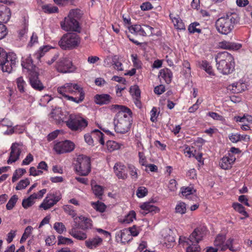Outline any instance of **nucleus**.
I'll list each match as a JSON object with an SVG mask.
<instances>
[{"instance_id": "nucleus-1", "label": "nucleus", "mask_w": 252, "mask_h": 252, "mask_svg": "<svg viewBox=\"0 0 252 252\" xmlns=\"http://www.w3.org/2000/svg\"><path fill=\"white\" fill-rule=\"evenodd\" d=\"M111 109L118 111L113 121L115 131L120 133L127 132L131 125V111L125 106L117 104L112 105Z\"/></svg>"}, {"instance_id": "nucleus-2", "label": "nucleus", "mask_w": 252, "mask_h": 252, "mask_svg": "<svg viewBox=\"0 0 252 252\" xmlns=\"http://www.w3.org/2000/svg\"><path fill=\"white\" fill-rule=\"evenodd\" d=\"M58 92L64 98L76 103H81L85 98L83 88L76 83H65L58 87Z\"/></svg>"}, {"instance_id": "nucleus-3", "label": "nucleus", "mask_w": 252, "mask_h": 252, "mask_svg": "<svg viewBox=\"0 0 252 252\" xmlns=\"http://www.w3.org/2000/svg\"><path fill=\"white\" fill-rule=\"evenodd\" d=\"M239 21V18L237 14L228 13L217 20L215 24L216 28L220 34L228 35L232 32L234 26Z\"/></svg>"}, {"instance_id": "nucleus-4", "label": "nucleus", "mask_w": 252, "mask_h": 252, "mask_svg": "<svg viewBox=\"0 0 252 252\" xmlns=\"http://www.w3.org/2000/svg\"><path fill=\"white\" fill-rule=\"evenodd\" d=\"M217 68L223 75L231 73L234 70L235 62L233 56L227 52L218 53L216 58Z\"/></svg>"}, {"instance_id": "nucleus-5", "label": "nucleus", "mask_w": 252, "mask_h": 252, "mask_svg": "<svg viewBox=\"0 0 252 252\" xmlns=\"http://www.w3.org/2000/svg\"><path fill=\"white\" fill-rule=\"evenodd\" d=\"M207 232V228L204 226H199L194 229L185 242L188 245L186 252H200L201 249L198 243L203 240Z\"/></svg>"}, {"instance_id": "nucleus-6", "label": "nucleus", "mask_w": 252, "mask_h": 252, "mask_svg": "<svg viewBox=\"0 0 252 252\" xmlns=\"http://www.w3.org/2000/svg\"><path fill=\"white\" fill-rule=\"evenodd\" d=\"M67 127L72 131H81L88 126V121L80 114L69 115L67 120L65 122Z\"/></svg>"}, {"instance_id": "nucleus-7", "label": "nucleus", "mask_w": 252, "mask_h": 252, "mask_svg": "<svg viewBox=\"0 0 252 252\" xmlns=\"http://www.w3.org/2000/svg\"><path fill=\"white\" fill-rule=\"evenodd\" d=\"M80 43V38L78 35L74 33H66L64 34L60 40L59 45L63 50H71L78 47Z\"/></svg>"}, {"instance_id": "nucleus-8", "label": "nucleus", "mask_w": 252, "mask_h": 252, "mask_svg": "<svg viewBox=\"0 0 252 252\" xmlns=\"http://www.w3.org/2000/svg\"><path fill=\"white\" fill-rule=\"evenodd\" d=\"M75 168L80 175H88L91 171L90 158L85 156L79 155L77 158Z\"/></svg>"}, {"instance_id": "nucleus-9", "label": "nucleus", "mask_w": 252, "mask_h": 252, "mask_svg": "<svg viewBox=\"0 0 252 252\" xmlns=\"http://www.w3.org/2000/svg\"><path fill=\"white\" fill-rule=\"evenodd\" d=\"M18 63L16 55L14 53L6 54L3 60L1 61L0 66L3 72L10 73L16 67Z\"/></svg>"}, {"instance_id": "nucleus-10", "label": "nucleus", "mask_w": 252, "mask_h": 252, "mask_svg": "<svg viewBox=\"0 0 252 252\" xmlns=\"http://www.w3.org/2000/svg\"><path fill=\"white\" fill-rule=\"evenodd\" d=\"M129 32L132 34L146 36L152 35L154 28L147 25H134L127 27Z\"/></svg>"}, {"instance_id": "nucleus-11", "label": "nucleus", "mask_w": 252, "mask_h": 252, "mask_svg": "<svg viewBox=\"0 0 252 252\" xmlns=\"http://www.w3.org/2000/svg\"><path fill=\"white\" fill-rule=\"evenodd\" d=\"M61 27L63 30L66 32H80V27L76 19L65 17L64 20L61 22Z\"/></svg>"}, {"instance_id": "nucleus-12", "label": "nucleus", "mask_w": 252, "mask_h": 252, "mask_svg": "<svg viewBox=\"0 0 252 252\" xmlns=\"http://www.w3.org/2000/svg\"><path fill=\"white\" fill-rule=\"evenodd\" d=\"M61 199V195L58 193H50L47 194L39 207L46 210L56 204Z\"/></svg>"}, {"instance_id": "nucleus-13", "label": "nucleus", "mask_w": 252, "mask_h": 252, "mask_svg": "<svg viewBox=\"0 0 252 252\" xmlns=\"http://www.w3.org/2000/svg\"><path fill=\"white\" fill-rule=\"evenodd\" d=\"M74 148V143L68 140L59 142L54 147V150L59 154L70 152L73 150Z\"/></svg>"}, {"instance_id": "nucleus-14", "label": "nucleus", "mask_w": 252, "mask_h": 252, "mask_svg": "<svg viewBox=\"0 0 252 252\" xmlns=\"http://www.w3.org/2000/svg\"><path fill=\"white\" fill-rule=\"evenodd\" d=\"M22 150V145L17 143L12 144L11 147L9 158L7 160V163L11 164L18 160Z\"/></svg>"}, {"instance_id": "nucleus-15", "label": "nucleus", "mask_w": 252, "mask_h": 252, "mask_svg": "<svg viewBox=\"0 0 252 252\" xmlns=\"http://www.w3.org/2000/svg\"><path fill=\"white\" fill-rule=\"evenodd\" d=\"M72 66L71 62L66 59H60L57 62L56 68L57 70L62 73H68L71 72Z\"/></svg>"}, {"instance_id": "nucleus-16", "label": "nucleus", "mask_w": 252, "mask_h": 252, "mask_svg": "<svg viewBox=\"0 0 252 252\" xmlns=\"http://www.w3.org/2000/svg\"><path fill=\"white\" fill-rule=\"evenodd\" d=\"M29 80L31 86L35 90L41 91L44 88L43 84L38 79L37 71H33L29 74Z\"/></svg>"}, {"instance_id": "nucleus-17", "label": "nucleus", "mask_w": 252, "mask_h": 252, "mask_svg": "<svg viewBox=\"0 0 252 252\" xmlns=\"http://www.w3.org/2000/svg\"><path fill=\"white\" fill-rule=\"evenodd\" d=\"M132 239L131 235L128 229L121 230L116 234V240L118 242L126 244Z\"/></svg>"}, {"instance_id": "nucleus-18", "label": "nucleus", "mask_w": 252, "mask_h": 252, "mask_svg": "<svg viewBox=\"0 0 252 252\" xmlns=\"http://www.w3.org/2000/svg\"><path fill=\"white\" fill-rule=\"evenodd\" d=\"M141 209L140 212L141 214L145 216L148 213L155 214L159 212V209L154 205L152 202H144L140 206Z\"/></svg>"}, {"instance_id": "nucleus-19", "label": "nucleus", "mask_w": 252, "mask_h": 252, "mask_svg": "<svg viewBox=\"0 0 252 252\" xmlns=\"http://www.w3.org/2000/svg\"><path fill=\"white\" fill-rule=\"evenodd\" d=\"M114 170L119 179L125 180L127 178L126 167L120 163H116L114 167Z\"/></svg>"}, {"instance_id": "nucleus-20", "label": "nucleus", "mask_w": 252, "mask_h": 252, "mask_svg": "<svg viewBox=\"0 0 252 252\" xmlns=\"http://www.w3.org/2000/svg\"><path fill=\"white\" fill-rule=\"evenodd\" d=\"M11 17L10 9L6 5L2 4L0 5V23L7 22Z\"/></svg>"}, {"instance_id": "nucleus-21", "label": "nucleus", "mask_w": 252, "mask_h": 252, "mask_svg": "<svg viewBox=\"0 0 252 252\" xmlns=\"http://www.w3.org/2000/svg\"><path fill=\"white\" fill-rule=\"evenodd\" d=\"M21 64L24 68L28 70L29 74L33 71H37V67L33 64V62L30 55L25 59L23 58Z\"/></svg>"}, {"instance_id": "nucleus-22", "label": "nucleus", "mask_w": 252, "mask_h": 252, "mask_svg": "<svg viewBox=\"0 0 252 252\" xmlns=\"http://www.w3.org/2000/svg\"><path fill=\"white\" fill-rule=\"evenodd\" d=\"M102 243V239L99 236L90 238L85 242V246L89 249L94 250L100 246Z\"/></svg>"}, {"instance_id": "nucleus-23", "label": "nucleus", "mask_w": 252, "mask_h": 252, "mask_svg": "<svg viewBox=\"0 0 252 252\" xmlns=\"http://www.w3.org/2000/svg\"><path fill=\"white\" fill-rule=\"evenodd\" d=\"M69 234L73 238L78 240L83 241L87 239V234L82 230H79L76 227H72L69 230Z\"/></svg>"}, {"instance_id": "nucleus-24", "label": "nucleus", "mask_w": 252, "mask_h": 252, "mask_svg": "<svg viewBox=\"0 0 252 252\" xmlns=\"http://www.w3.org/2000/svg\"><path fill=\"white\" fill-rule=\"evenodd\" d=\"M219 46L224 49L237 50L241 48L242 45L240 43L224 40L219 42Z\"/></svg>"}, {"instance_id": "nucleus-25", "label": "nucleus", "mask_w": 252, "mask_h": 252, "mask_svg": "<svg viewBox=\"0 0 252 252\" xmlns=\"http://www.w3.org/2000/svg\"><path fill=\"white\" fill-rule=\"evenodd\" d=\"M160 79H163L167 84H169L172 79L173 74L170 69L165 68L161 69L158 75Z\"/></svg>"}, {"instance_id": "nucleus-26", "label": "nucleus", "mask_w": 252, "mask_h": 252, "mask_svg": "<svg viewBox=\"0 0 252 252\" xmlns=\"http://www.w3.org/2000/svg\"><path fill=\"white\" fill-rule=\"evenodd\" d=\"M246 88V85L240 82L233 83L228 86V89L234 94L240 93L245 91Z\"/></svg>"}, {"instance_id": "nucleus-27", "label": "nucleus", "mask_w": 252, "mask_h": 252, "mask_svg": "<svg viewBox=\"0 0 252 252\" xmlns=\"http://www.w3.org/2000/svg\"><path fill=\"white\" fill-rule=\"evenodd\" d=\"M225 247H226V250L228 249L233 252H238L241 249L240 245L238 241L235 240L233 238H229L227 240Z\"/></svg>"}, {"instance_id": "nucleus-28", "label": "nucleus", "mask_w": 252, "mask_h": 252, "mask_svg": "<svg viewBox=\"0 0 252 252\" xmlns=\"http://www.w3.org/2000/svg\"><path fill=\"white\" fill-rule=\"evenodd\" d=\"M94 98L95 103L99 105L107 104L111 102L112 99L108 94H96Z\"/></svg>"}, {"instance_id": "nucleus-29", "label": "nucleus", "mask_w": 252, "mask_h": 252, "mask_svg": "<svg viewBox=\"0 0 252 252\" xmlns=\"http://www.w3.org/2000/svg\"><path fill=\"white\" fill-rule=\"evenodd\" d=\"M235 160V158L232 157H223L220 162V165L223 169H228L231 167Z\"/></svg>"}, {"instance_id": "nucleus-30", "label": "nucleus", "mask_w": 252, "mask_h": 252, "mask_svg": "<svg viewBox=\"0 0 252 252\" xmlns=\"http://www.w3.org/2000/svg\"><path fill=\"white\" fill-rule=\"evenodd\" d=\"M169 17L175 28L179 30L185 29V26L184 23L178 15L174 16L173 14H170Z\"/></svg>"}, {"instance_id": "nucleus-31", "label": "nucleus", "mask_w": 252, "mask_h": 252, "mask_svg": "<svg viewBox=\"0 0 252 252\" xmlns=\"http://www.w3.org/2000/svg\"><path fill=\"white\" fill-rule=\"evenodd\" d=\"M225 236L223 235H218L214 241V245L217 247V249L221 251L226 250L225 244Z\"/></svg>"}, {"instance_id": "nucleus-32", "label": "nucleus", "mask_w": 252, "mask_h": 252, "mask_svg": "<svg viewBox=\"0 0 252 252\" xmlns=\"http://www.w3.org/2000/svg\"><path fill=\"white\" fill-rule=\"evenodd\" d=\"M181 193L183 196L187 198L191 199L193 196V193L195 190L193 188L190 187H182L180 189Z\"/></svg>"}, {"instance_id": "nucleus-33", "label": "nucleus", "mask_w": 252, "mask_h": 252, "mask_svg": "<svg viewBox=\"0 0 252 252\" xmlns=\"http://www.w3.org/2000/svg\"><path fill=\"white\" fill-rule=\"evenodd\" d=\"M199 65L200 67L204 69L209 75H215L212 67L207 61H202L199 63Z\"/></svg>"}, {"instance_id": "nucleus-34", "label": "nucleus", "mask_w": 252, "mask_h": 252, "mask_svg": "<svg viewBox=\"0 0 252 252\" xmlns=\"http://www.w3.org/2000/svg\"><path fill=\"white\" fill-rule=\"evenodd\" d=\"M91 134L93 136L94 140L98 141L101 145L104 144V134L100 130L94 129L92 131Z\"/></svg>"}, {"instance_id": "nucleus-35", "label": "nucleus", "mask_w": 252, "mask_h": 252, "mask_svg": "<svg viewBox=\"0 0 252 252\" xmlns=\"http://www.w3.org/2000/svg\"><path fill=\"white\" fill-rule=\"evenodd\" d=\"M35 194H32L26 199H23L22 201V206L25 209H27L32 206L34 203V200L36 199Z\"/></svg>"}, {"instance_id": "nucleus-36", "label": "nucleus", "mask_w": 252, "mask_h": 252, "mask_svg": "<svg viewBox=\"0 0 252 252\" xmlns=\"http://www.w3.org/2000/svg\"><path fill=\"white\" fill-rule=\"evenodd\" d=\"M79 219L84 222V225L82 226L83 230L90 229L92 227V221L91 219L86 218L83 216L79 217Z\"/></svg>"}, {"instance_id": "nucleus-37", "label": "nucleus", "mask_w": 252, "mask_h": 252, "mask_svg": "<svg viewBox=\"0 0 252 252\" xmlns=\"http://www.w3.org/2000/svg\"><path fill=\"white\" fill-rule=\"evenodd\" d=\"M50 49L49 46H43L41 47L39 50L34 54V57L37 60H40L43 57L45 53Z\"/></svg>"}, {"instance_id": "nucleus-38", "label": "nucleus", "mask_w": 252, "mask_h": 252, "mask_svg": "<svg viewBox=\"0 0 252 252\" xmlns=\"http://www.w3.org/2000/svg\"><path fill=\"white\" fill-rule=\"evenodd\" d=\"M42 9L44 12L46 13L50 14L57 13L58 12V8L52 4L43 5L42 6Z\"/></svg>"}, {"instance_id": "nucleus-39", "label": "nucleus", "mask_w": 252, "mask_h": 252, "mask_svg": "<svg viewBox=\"0 0 252 252\" xmlns=\"http://www.w3.org/2000/svg\"><path fill=\"white\" fill-rule=\"evenodd\" d=\"M232 207L235 211L244 215L245 217H248V214L245 211L244 207H243L241 204L238 203H234L232 205Z\"/></svg>"}, {"instance_id": "nucleus-40", "label": "nucleus", "mask_w": 252, "mask_h": 252, "mask_svg": "<svg viewBox=\"0 0 252 252\" xmlns=\"http://www.w3.org/2000/svg\"><path fill=\"white\" fill-rule=\"evenodd\" d=\"M58 245H72L73 241L71 239L68 238L63 236L60 235L58 237Z\"/></svg>"}, {"instance_id": "nucleus-41", "label": "nucleus", "mask_w": 252, "mask_h": 252, "mask_svg": "<svg viewBox=\"0 0 252 252\" xmlns=\"http://www.w3.org/2000/svg\"><path fill=\"white\" fill-rule=\"evenodd\" d=\"M32 229L33 228L31 226H28L25 228L24 232L20 239V243H23L32 234Z\"/></svg>"}, {"instance_id": "nucleus-42", "label": "nucleus", "mask_w": 252, "mask_h": 252, "mask_svg": "<svg viewBox=\"0 0 252 252\" xmlns=\"http://www.w3.org/2000/svg\"><path fill=\"white\" fill-rule=\"evenodd\" d=\"M106 145L108 150L110 152H112L120 148V145L114 141H108Z\"/></svg>"}, {"instance_id": "nucleus-43", "label": "nucleus", "mask_w": 252, "mask_h": 252, "mask_svg": "<svg viewBox=\"0 0 252 252\" xmlns=\"http://www.w3.org/2000/svg\"><path fill=\"white\" fill-rule=\"evenodd\" d=\"M18 196L16 195H13L9 200L6 205L7 210H10L13 209L18 200Z\"/></svg>"}, {"instance_id": "nucleus-44", "label": "nucleus", "mask_w": 252, "mask_h": 252, "mask_svg": "<svg viewBox=\"0 0 252 252\" xmlns=\"http://www.w3.org/2000/svg\"><path fill=\"white\" fill-rule=\"evenodd\" d=\"M17 88L19 91L23 93L25 91V87L26 86V83L22 77H19L16 79Z\"/></svg>"}, {"instance_id": "nucleus-45", "label": "nucleus", "mask_w": 252, "mask_h": 252, "mask_svg": "<svg viewBox=\"0 0 252 252\" xmlns=\"http://www.w3.org/2000/svg\"><path fill=\"white\" fill-rule=\"evenodd\" d=\"M54 228L60 234H62L66 230L64 225L61 222H56L54 224Z\"/></svg>"}, {"instance_id": "nucleus-46", "label": "nucleus", "mask_w": 252, "mask_h": 252, "mask_svg": "<svg viewBox=\"0 0 252 252\" xmlns=\"http://www.w3.org/2000/svg\"><path fill=\"white\" fill-rule=\"evenodd\" d=\"M81 16L80 10L76 9L71 10L67 17H69L71 19H76L77 20V19L81 17Z\"/></svg>"}, {"instance_id": "nucleus-47", "label": "nucleus", "mask_w": 252, "mask_h": 252, "mask_svg": "<svg viewBox=\"0 0 252 252\" xmlns=\"http://www.w3.org/2000/svg\"><path fill=\"white\" fill-rule=\"evenodd\" d=\"M198 26H199L198 23L194 22L189 26L188 31L191 33H194L195 32L200 33L201 32V29L197 28Z\"/></svg>"}, {"instance_id": "nucleus-48", "label": "nucleus", "mask_w": 252, "mask_h": 252, "mask_svg": "<svg viewBox=\"0 0 252 252\" xmlns=\"http://www.w3.org/2000/svg\"><path fill=\"white\" fill-rule=\"evenodd\" d=\"M92 189L94 194L98 196H101L103 194V188L97 185L92 186Z\"/></svg>"}, {"instance_id": "nucleus-49", "label": "nucleus", "mask_w": 252, "mask_h": 252, "mask_svg": "<svg viewBox=\"0 0 252 252\" xmlns=\"http://www.w3.org/2000/svg\"><path fill=\"white\" fill-rule=\"evenodd\" d=\"M30 183L29 179L26 178L24 180H21L16 187V190H21L26 188Z\"/></svg>"}, {"instance_id": "nucleus-50", "label": "nucleus", "mask_w": 252, "mask_h": 252, "mask_svg": "<svg viewBox=\"0 0 252 252\" xmlns=\"http://www.w3.org/2000/svg\"><path fill=\"white\" fill-rule=\"evenodd\" d=\"M128 168L129 173L132 179L136 180L138 178L137 169H136L134 166L131 164H129L128 165Z\"/></svg>"}, {"instance_id": "nucleus-51", "label": "nucleus", "mask_w": 252, "mask_h": 252, "mask_svg": "<svg viewBox=\"0 0 252 252\" xmlns=\"http://www.w3.org/2000/svg\"><path fill=\"white\" fill-rule=\"evenodd\" d=\"M92 205L93 207L96 210L100 212H104L106 209L105 205L99 201H97L95 203H93Z\"/></svg>"}, {"instance_id": "nucleus-52", "label": "nucleus", "mask_w": 252, "mask_h": 252, "mask_svg": "<svg viewBox=\"0 0 252 252\" xmlns=\"http://www.w3.org/2000/svg\"><path fill=\"white\" fill-rule=\"evenodd\" d=\"M176 212L181 214H183L186 211V205L184 202H179L177 204L175 208Z\"/></svg>"}, {"instance_id": "nucleus-53", "label": "nucleus", "mask_w": 252, "mask_h": 252, "mask_svg": "<svg viewBox=\"0 0 252 252\" xmlns=\"http://www.w3.org/2000/svg\"><path fill=\"white\" fill-rule=\"evenodd\" d=\"M136 214L134 211H131L127 215L123 220V222L125 223H129L133 221V220L135 219Z\"/></svg>"}, {"instance_id": "nucleus-54", "label": "nucleus", "mask_w": 252, "mask_h": 252, "mask_svg": "<svg viewBox=\"0 0 252 252\" xmlns=\"http://www.w3.org/2000/svg\"><path fill=\"white\" fill-rule=\"evenodd\" d=\"M131 57L134 66L137 69L141 68L142 63L138 59L137 55L136 54H131Z\"/></svg>"}, {"instance_id": "nucleus-55", "label": "nucleus", "mask_w": 252, "mask_h": 252, "mask_svg": "<svg viewBox=\"0 0 252 252\" xmlns=\"http://www.w3.org/2000/svg\"><path fill=\"white\" fill-rule=\"evenodd\" d=\"M148 193L147 189L144 187H140L136 191V195L139 198H142L145 196Z\"/></svg>"}, {"instance_id": "nucleus-56", "label": "nucleus", "mask_w": 252, "mask_h": 252, "mask_svg": "<svg viewBox=\"0 0 252 252\" xmlns=\"http://www.w3.org/2000/svg\"><path fill=\"white\" fill-rule=\"evenodd\" d=\"M63 209L65 212L71 216L72 217H74L76 215L75 211L73 210V207L71 205H64Z\"/></svg>"}, {"instance_id": "nucleus-57", "label": "nucleus", "mask_w": 252, "mask_h": 252, "mask_svg": "<svg viewBox=\"0 0 252 252\" xmlns=\"http://www.w3.org/2000/svg\"><path fill=\"white\" fill-rule=\"evenodd\" d=\"M196 151L194 150L193 147H187L184 150V153L186 155V156H187L189 158L191 157H194V152Z\"/></svg>"}, {"instance_id": "nucleus-58", "label": "nucleus", "mask_w": 252, "mask_h": 252, "mask_svg": "<svg viewBox=\"0 0 252 252\" xmlns=\"http://www.w3.org/2000/svg\"><path fill=\"white\" fill-rule=\"evenodd\" d=\"M139 162L142 166H145L147 164V160L143 152H138Z\"/></svg>"}, {"instance_id": "nucleus-59", "label": "nucleus", "mask_w": 252, "mask_h": 252, "mask_svg": "<svg viewBox=\"0 0 252 252\" xmlns=\"http://www.w3.org/2000/svg\"><path fill=\"white\" fill-rule=\"evenodd\" d=\"M7 34L5 26L0 23V39L3 38Z\"/></svg>"}, {"instance_id": "nucleus-60", "label": "nucleus", "mask_w": 252, "mask_h": 252, "mask_svg": "<svg viewBox=\"0 0 252 252\" xmlns=\"http://www.w3.org/2000/svg\"><path fill=\"white\" fill-rule=\"evenodd\" d=\"M168 188L170 191H175L177 189V182L174 179H171L169 181Z\"/></svg>"}, {"instance_id": "nucleus-61", "label": "nucleus", "mask_w": 252, "mask_h": 252, "mask_svg": "<svg viewBox=\"0 0 252 252\" xmlns=\"http://www.w3.org/2000/svg\"><path fill=\"white\" fill-rule=\"evenodd\" d=\"M30 175L36 176L40 175L43 173V172L40 170H36L34 167H31L30 168Z\"/></svg>"}, {"instance_id": "nucleus-62", "label": "nucleus", "mask_w": 252, "mask_h": 252, "mask_svg": "<svg viewBox=\"0 0 252 252\" xmlns=\"http://www.w3.org/2000/svg\"><path fill=\"white\" fill-rule=\"evenodd\" d=\"M92 135L89 133H87L84 135V139L85 142L89 145H93L94 140Z\"/></svg>"}, {"instance_id": "nucleus-63", "label": "nucleus", "mask_w": 252, "mask_h": 252, "mask_svg": "<svg viewBox=\"0 0 252 252\" xmlns=\"http://www.w3.org/2000/svg\"><path fill=\"white\" fill-rule=\"evenodd\" d=\"M33 160V157L31 154H29L26 158L23 160L22 165H29Z\"/></svg>"}, {"instance_id": "nucleus-64", "label": "nucleus", "mask_w": 252, "mask_h": 252, "mask_svg": "<svg viewBox=\"0 0 252 252\" xmlns=\"http://www.w3.org/2000/svg\"><path fill=\"white\" fill-rule=\"evenodd\" d=\"M130 93L133 96L134 98L140 97V90L136 87L130 88Z\"/></svg>"}]
</instances>
